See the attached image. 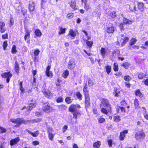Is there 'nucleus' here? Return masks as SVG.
I'll list each match as a JSON object with an SVG mask.
<instances>
[{"mask_svg":"<svg viewBox=\"0 0 148 148\" xmlns=\"http://www.w3.org/2000/svg\"><path fill=\"white\" fill-rule=\"evenodd\" d=\"M10 121L13 123L20 125L21 124H25V120H24L23 118H19L11 119L10 120Z\"/></svg>","mask_w":148,"mask_h":148,"instance_id":"obj_1","label":"nucleus"},{"mask_svg":"<svg viewBox=\"0 0 148 148\" xmlns=\"http://www.w3.org/2000/svg\"><path fill=\"white\" fill-rule=\"evenodd\" d=\"M81 108L80 106L78 104H72L69 107V110L71 112H73L77 111V109Z\"/></svg>","mask_w":148,"mask_h":148,"instance_id":"obj_2","label":"nucleus"},{"mask_svg":"<svg viewBox=\"0 0 148 148\" xmlns=\"http://www.w3.org/2000/svg\"><path fill=\"white\" fill-rule=\"evenodd\" d=\"M1 76L3 78H7L6 82L8 83L10 81V79L12 76V74L10 73V71L8 72H5L1 74Z\"/></svg>","mask_w":148,"mask_h":148,"instance_id":"obj_3","label":"nucleus"},{"mask_svg":"<svg viewBox=\"0 0 148 148\" xmlns=\"http://www.w3.org/2000/svg\"><path fill=\"white\" fill-rule=\"evenodd\" d=\"M145 136V134L143 130L137 132L135 134V137L137 140L140 138L143 139Z\"/></svg>","mask_w":148,"mask_h":148,"instance_id":"obj_4","label":"nucleus"},{"mask_svg":"<svg viewBox=\"0 0 148 148\" xmlns=\"http://www.w3.org/2000/svg\"><path fill=\"white\" fill-rule=\"evenodd\" d=\"M42 108L44 112H45L48 113L52 111V108L47 103L43 104Z\"/></svg>","mask_w":148,"mask_h":148,"instance_id":"obj_5","label":"nucleus"},{"mask_svg":"<svg viewBox=\"0 0 148 148\" xmlns=\"http://www.w3.org/2000/svg\"><path fill=\"white\" fill-rule=\"evenodd\" d=\"M102 102L106 107H108V112H111L112 110V108L110 105L109 103L108 100L107 99L103 98L102 100Z\"/></svg>","mask_w":148,"mask_h":148,"instance_id":"obj_6","label":"nucleus"},{"mask_svg":"<svg viewBox=\"0 0 148 148\" xmlns=\"http://www.w3.org/2000/svg\"><path fill=\"white\" fill-rule=\"evenodd\" d=\"M75 66V63L74 59H71L69 62L68 68L69 69L71 70L74 69Z\"/></svg>","mask_w":148,"mask_h":148,"instance_id":"obj_7","label":"nucleus"},{"mask_svg":"<svg viewBox=\"0 0 148 148\" xmlns=\"http://www.w3.org/2000/svg\"><path fill=\"white\" fill-rule=\"evenodd\" d=\"M85 103L86 106L88 107L90 106V98L87 92L85 93Z\"/></svg>","mask_w":148,"mask_h":148,"instance_id":"obj_8","label":"nucleus"},{"mask_svg":"<svg viewBox=\"0 0 148 148\" xmlns=\"http://www.w3.org/2000/svg\"><path fill=\"white\" fill-rule=\"evenodd\" d=\"M1 19H0V31L1 33H3L6 30L5 24L4 23L1 21Z\"/></svg>","mask_w":148,"mask_h":148,"instance_id":"obj_9","label":"nucleus"},{"mask_svg":"<svg viewBox=\"0 0 148 148\" xmlns=\"http://www.w3.org/2000/svg\"><path fill=\"white\" fill-rule=\"evenodd\" d=\"M35 4L32 1H30L29 2V9L30 12H32L33 11L35 10Z\"/></svg>","mask_w":148,"mask_h":148,"instance_id":"obj_10","label":"nucleus"},{"mask_svg":"<svg viewBox=\"0 0 148 148\" xmlns=\"http://www.w3.org/2000/svg\"><path fill=\"white\" fill-rule=\"evenodd\" d=\"M127 133L128 131L127 130H125L123 132H121L119 136L120 140H123L125 136V134H127Z\"/></svg>","mask_w":148,"mask_h":148,"instance_id":"obj_11","label":"nucleus"},{"mask_svg":"<svg viewBox=\"0 0 148 148\" xmlns=\"http://www.w3.org/2000/svg\"><path fill=\"white\" fill-rule=\"evenodd\" d=\"M19 140V137H17L14 139L11 140L10 141V144L11 145H13L16 144Z\"/></svg>","mask_w":148,"mask_h":148,"instance_id":"obj_12","label":"nucleus"},{"mask_svg":"<svg viewBox=\"0 0 148 148\" xmlns=\"http://www.w3.org/2000/svg\"><path fill=\"white\" fill-rule=\"evenodd\" d=\"M114 31V29L113 26L111 27H107L106 28V32L107 33L109 34L112 33Z\"/></svg>","mask_w":148,"mask_h":148,"instance_id":"obj_13","label":"nucleus"},{"mask_svg":"<svg viewBox=\"0 0 148 148\" xmlns=\"http://www.w3.org/2000/svg\"><path fill=\"white\" fill-rule=\"evenodd\" d=\"M68 35H70L72 36L71 39H73L76 36V33L74 32L72 29H70Z\"/></svg>","mask_w":148,"mask_h":148,"instance_id":"obj_14","label":"nucleus"},{"mask_svg":"<svg viewBox=\"0 0 148 148\" xmlns=\"http://www.w3.org/2000/svg\"><path fill=\"white\" fill-rule=\"evenodd\" d=\"M15 71L16 73L17 74H18L19 73V64L17 61L15 62L14 65Z\"/></svg>","mask_w":148,"mask_h":148,"instance_id":"obj_15","label":"nucleus"},{"mask_svg":"<svg viewBox=\"0 0 148 148\" xmlns=\"http://www.w3.org/2000/svg\"><path fill=\"white\" fill-rule=\"evenodd\" d=\"M73 113V118L75 119L76 120L77 119V116H79V115L80 116L81 115L80 112H79V111L78 110Z\"/></svg>","mask_w":148,"mask_h":148,"instance_id":"obj_16","label":"nucleus"},{"mask_svg":"<svg viewBox=\"0 0 148 148\" xmlns=\"http://www.w3.org/2000/svg\"><path fill=\"white\" fill-rule=\"evenodd\" d=\"M29 133L31 134L33 137H36L38 136L39 134L38 131H37L35 132H32L28 130H26Z\"/></svg>","mask_w":148,"mask_h":148,"instance_id":"obj_17","label":"nucleus"},{"mask_svg":"<svg viewBox=\"0 0 148 148\" xmlns=\"http://www.w3.org/2000/svg\"><path fill=\"white\" fill-rule=\"evenodd\" d=\"M44 95L47 98H51L52 96V94L49 91H48L45 92L44 93Z\"/></svg>","mask_w":148,"mask_h":148,"instance_id":"obj_18","label":"nucleus"},{"mask_svg":"<svg viewBox=\"0 0 148 148\" xmlns=\"http://www.w3.org/2000/svg\"><path fill=\"white\" fill-rule=\"evenodd\" d=\"M130 9L132 12H134L136 10V6L134 3H132L130 5Z\"/></svg>","mask_w":148,"mask_h":148,"instance_id":"obj_19","label":"nucleus"},{"mask_svg":"<svg viewBox=\"0 0 148 148\" xmlns=\"http://www.w3.org/2000/svg\"><path fill=\"white\" fill-rule=\"evenodd\" d=\"M84 9L87 10H88L89 9H90V3H87V0H85V1L84 2Z\"/></svg>","mask_w":148,"mask_h":148,"instance_id":"obj_20","label":"nucleus"},{"mask_svg":"<svg viewBox=\"0 0 148 148\" xmlns=\"http://www.w3.org/2000/svg\"><path fill=\"white\" fill-rule=\"evenodd\" d=\"M101 145V143L100 141H98L93 144V146L95 148H99Z\"/></svg>","mask_w":148,"mask_h":148,"instance_id":"obj_21","label":"nucleus"},{"mask_svg":"<svg viewBox=\"0 0 148 148\" xmlns=\"http://www.w3.org/2000/svg\"><path fill=\"white\" fill-rule=\"evenodd\" d=\"M132 21L131 20L127 19L125 18H124L123 23L125 24H131Z\"/></svg>","mask_w":148,"mask_h":148,"instance_id":"obj_22","label":"nucleus"},{"mask_svg":"<svg viewBox=\"0 0 148 148\" xmlns=\"http://www.w3.org/2000/svg\"><path fill=\"white\" fill-rule=\"evenodd\" d=\"M35 34L38 36H40L42 35V33L39 29H37L35 32Z\"/></svg>","mask_w":148,"mask_h":148,"instance_id":"obj_23","label":"nucleus"},{"mask_svg":"<svg viewBox=\"0 0 148 148\" xmlns=\"http://www.w3.org/2000/svg\"><path fill=\"white\" fill-rule=\"evenodd\" d=\"M69 74V71L66 70H65L62 74V76L64 78H66Z\"/></svg>","mask_w":148,"mask_h":148,"instance_id":"obj_24","label":"nucleus"},{"mask_svg":"<svg viewBox=\"0 0 148 148\" xmlns=\"http://www.w3.org/2000/svg\"><path fill=\"white\" fill-rule=\"evenodd\" d=\"M48 133V137L49 139L51 141H53V138L55 136V134H53L52 133Z\"/></svg>","mask_w":148,"mask_h":148,"instance_id":"obj_25","label":"nucleus"},{"mask_svg":"<svg viewBox=\"0 0 148 148\" xmlns=\"http://www.w3.org/2000/svg\"><path fill=\"white\" fill-rule=\"evenodd\" d=\"M100 52L102 57L104 58L106 52L105 48L103 47H102L101 49Z\"/></svg>","mask_w":148,"mask_h":148,"instance_id":"obj_26","label":"nucleus"},{"mask_svg":"<svg viewBox=\"0 0 148 148\" xmlns=\"http://www.w3.org/2000/svg\"><path fill=\"white\" fill-rule=\"evenodd\" d=\"M59 29L60 30V31L58 32V34L59 35L63 34L65 32V28H63L61 27H59Z\"/></svg>","mask_w":148,"mask_h":148,"instance_id":"obj_27","label":"nucleus"},{"mask_svg":"<svg viewBox=\"0 0 148 148\" xmlns=\"http://www.w3.org/2000/svg\"><path fill=\"white\" fill-rule=\"evenodd\" d=\"M113 120L114 121L116 122H118L121 120L120 116H117L114 117Z\"/></svg>","mask_w":148,"mask_h":148,"instance_id":"obj_28","label":"nucleus"},{"mask_svg":"<svg viewBox=\"0 0 148 148\" xmlns=\"http://www.w3.org/2000/svg\"><path fill=\"white\" fill-rule=\"evenodd\" d=\"M129 40V39L127 37H125L124 38L123 41L122 42V44H121V46H123L126 42H127Z\"/></svg>","mask_w":148,"mask_h":148,"instance_id":"obj_29","label":"nucleus"},{"mask_svg":"<svg viewBox=\"0 0 148 148\" xmlns=\"http://www.w3.org/2000/svg\"><path fill=\"white\" fill-rule=\"evenodd\" d=\"M105 68L106 72L107 73L109 74L111 71V66L109 65H108L107 66H106Z\"/></svg>","mask_w":148,"mask_h":148,"instance_id":"obj_30","label":"nucleus"},{"mask_svg":"<svg viewBox=\"0 0 148 148\" xmlns=\"http://www.w3.org/2000/svg\"><path fill=\"white\" fill-rule=\"evenodd\" d=\"M137 41V40L134 38L132 39L130 41V45L132 46Z\"/></svg>","mask_w":148,"mask_h":148,"instance_id":"obj_31","label":"nucleus"},{"mask_svg":"<svg viewBox=\"0 0 148 148\" xmlns=\"http://www.w3.org/2000/svg\"><path fill=\"white\" fill-rule=\"evenodd\" d=\"M71 7L74 9H76V3L75 1H72L71 2L70 4Z\"/></svg>","mask_w":148,"mask_h":148,"instance_id":"obj_32","label":"nucleus"},{"mask_svg":"<svg viewBox=\"0 0 148 148\" xmlns=\"http://www.w3.org/2000/svg\"><path fill=\"white\" fill-rule=\"evenodd\" d=\"M136 95L140 97L143 96V95L141 94L139 90H138L136 91Z\"/></svg>","mask_w":148,"mask_h":148,"instance_id":"obj_33","label":"nucleus"},{"mask_svg":"<svg viewBox=\"0 0 148 148\" xmlns=\"http://www.w3.org/2000/svg\"><path fill=\"white\" fill-rule=\"evenodd\" d=\"M109 15L111 17L114 18L116 16V12L113 11Z\"/></svg>","mask_w":148,"mask_h":148,"instance_id":"obj_34","label":"nucleus"},{"mask_svg":"<svg viewBox=\"0 0 148 148\" xmlns=\"http://www.w3.org/2000/svg\"><path fill=\"white\" fill-rule=\"evenodd\" d=\"M129 65L130 64L128 62L125 63L121 65L122 66H123L126 69H127L128 68Z\"/></svg>","mask_w":148,"mask_h":148,"instance_id":"obj_35","label":"nucleus"},{"mask_svg":"<svg viewBox=\"0 0 148 148\" xmlns=\"http://www.w3.org/2000/svg\"><path fill=\"white\" fill-rule=\"evenodd\" d=\"M66 102L68 104L72 102V100L69 97H67L65 99Z\"/></svg>","mask_w":148,"mask_h":148,"instance_id":"obj_36","label":"nucleus"},{"mask_svg":"<svg viewBox=\"0 0 148 148\" xmlns=\"http://www.w3.org/2000/svg\"><path fill=\"white\" fill-rule=\"evenodd\" d=\"M16 47L15 45H13L12 49V53H15L16 52Z\"/></svg>","mask_w":148,"mask_h":148,"instance_id":"obj_37","label":"nucleus"},{"mask_svg":"<svg viewBox=\"0 0 148 148\" xmlns=\"http://www.w3.org/2000/svg\"><path fill=\"white\" fill-rule=\"evenodd\" d=\"M86 43L88 46L91 47L93 44V42L92 41L87 40L86 41Z\"/></svg>","mask_w":148,"mask_h":148,"instance_id":"obj_38","label":"nucleus"},{"mask_svg":"<svg viewBox=\"0 0 148 148\" xmlns=\"http://www.w3.org/2000/svg\"><path fill=\"white\" fill-rule=\"evenodd\" d=\"M36 106L35 104L34 103H31L29 105V108L28 110H31L32 108L35 107Z\"/></svg>","mask_w":148,"mask_h":148,"instance_id":"obj_39","label":"nucleus"},{"mask_svg":"<svg viewBox=\"0 0 148 148\" xmlns=\"http://www.w3.org/2000/svg\"><path fill=\"white\" fill-rule=\"evenodd\" d=\"M30 36V33L28 30L26 31L25 35L24 36L25 40H26L27 37H29Z\"/></svg>","mask_w":148,"mask_h":148,"instance_id":"obj_40","label":"nucleus"},{"mask_svg":"<svg viewBox=\"0 0 148 148\" xmlns=\"http://www.w3.org/2000/svg\"><path fill=\"white\" fill-rule=\"evenodd\" d=\"M114 70L115 71H118V67L117 64L116 63H114Z\"/></svg>","mask_w":148,"mask_h":148,"instance_id":"obj_41","label":"nucleus"},{"mask_svg":"<svg viewBox=\"0 0 148 148\" xmlns=\"http://www.w3.org/2000/svg\"><path fill=\"white\" fill-rule=\"evenodd\" d=\"M8 46V44L7 42L5 41L3 43V49L4 50H5L6 49V48Z\"/></svg>","mask_w":148,"mask_h":148,"instance_id":"obj_42","label":"nucleus"},{"mask_svg":"<svg viewBox=\"0 0 148 148\" xmlns=\"http://www.w3.org/2000/svg\"><path fill=\"white\" fill-rule=\"evenodd\" d=\"M145 76L144 73H140L138 75V78L139 79H142Z\"/></svg>","mask_w":148,"mask_h":148,"instance_id":"obj_43","label":"nucleus"},{"mask_svg":"<svg viewBox=\"0 0 148 148\" xmlns=\"http://www.w3.org/2000/svg\"><path fill=\"white\" fill-rule=\"evenodd\" d=\"M144 4L142 3H139L138 5V8L141 9L142 8H144Z\"/></svg>","mask_w":148,"mask_h":148,"instance_id":"obj_44","label":"nucleus"},{"mask_svg":"<svg viewBox=\"0 0 148 148\" xmlns=\"http://www.w3.org/2000/svg\"><path fill=\"white\" fill-rule=\"evenodd\" d=\"M74 16V15L73 14L69 13L67 15V18L69 19H70L72 18Z\"/></svg>","mask_w":148,"mask_h":148,"instance_id":"obj_45","label":"nucleus"},{"mask_svg":"<svg viewBox=\"0 0 148 148\" xmlns=\"http://www.w3.org/2000/svg\"><path fill=\"white\" fill-rule=\"evenodd\" d=\"M107 111H108V110L104 108H102L101 110V112L106 114H108Z\"/></svg>","mask_w":148,"mask_h":148,"instance_id":"obj_46","label":"nucleus"},{"mask_svg":"<svg viewBox=\"0 0 148 148\" xmlns=\"http://www.w3.org/2000/svg\"><path fill=\"white\" fill-rule=\"evenodd\" d=\"M114 91L115 92V96L117 97L119 96L118 94L120 93V90L117 89H115Z\"/></svg>","mask_w":148,"mask_h":148,"instance_id":"obj_47","label":"nucleus"},{"mask_svg":"<svg viewBox=\"0 0 148 148\" xmlns=\"http://www.w3.org/2000/svg\"><path fill=\"white\" fill-rule=\"evenodd\" d=\"M98 122L100 123H102L105 121V119L102 118H100L98 119Z\"/></svg>","mask_w":148,"mask_h":148,"instance_id":"obj_48","label":"nucleus"},{"mask_svg":"<svg viewBox=\"0 0 148 148\" xmlns=\"http://www.w3.org/2000/svg\"><path fill=\"white\" fill-rule=\"evenodd\" d=\"M21 3H15L14 6L16 9H17L19 7L21 6Z\"/></svg>","mask_w":148,"mask_h":148,"instance_id":"obj_49","label":"nucleus"},{"mask_svg":"<svg viewBox=\"0 0 148 148\" xmlns=\"http://www.w3.org/2000/svg\"><path fill=\"white\" fill-rule=\"evenodd\" d=\"M6 132V130L3 127H0V133H5Z\"/></svg>","mask_w":148,"mask_h":148,"instance_id":"obj_50","label":"nucleus"},{"mask_svg":"<svg viewBox=\"0 0 148 148\" xmlns=\"http://www.w3.org/2000/svg\"><path fill=\"white\" fill-rule=\"evenodd\" d=\"M46 74L47 76L48 77H52L53 76L52 73L51 71H49L47 73H46Z\"/></svg>","mask_w":148,"mask_h":148,"instance_id":"obj_51","label":"nucleus"},{"mask_svg":"<svg viewBox=\"0 0 148 148\" xmlns=\"http://www.w3.org/2000/svg\"><path fill=\"white\" fill-rule=\"evenodd\" d=\"M124 79L127 81H129L131 79V77L129 76H125L124 77Z\"/></svg>","mask_w":148,"mask_h":148,"instance_id":"obj_52","label":"nucleus"},{"mask_svg":"<svg viewBox=\"0 0 148 148\" xmlns=\"http://www.w3.org/2000/svg\"><path fill=\"white\" fill-rule=\"evenodd\" d=\"M2 38L4 39H7L8 38V34L7 33L3 34L2 35Z\"/></svg>","mask_w":148,"mask_h":148,"instance_id":"obj_53","label":"nucleus"},{"mask_svg":"<svg viewBox=\"0 0 148 148\" xmlns=\"http://www.w3.org/2000/svg\"><path fill=\"white\" fill-rule=\"evenodd\" d=\"M134 104L136 107H137L139 103H138V100L137 99H135L134 101Z\"/></svg>","mask_w":148,"mask_h":148,"instance_id":"obj_54","label":"nucleus"},{"mask_svg":"<svg viewBox=\"0 0 148 148\" xmlns=\"http://www.w3.org/2000/svg\"><path fill=\"white\" fill-rule=\"evenodd\" d=\"M53 131V129L51 127L47 128V132L48 133H51V132Z\"/></svg>","mask_w":148,"mask_h":148,"instance_id":"obj_55","label":"nucleus"},{"mask_svg":"<svg viewBox=\"0 0 148 148\" xmlns=\"http://www.w3.org/2000/svg\"><path fill=\"white\" fill-rule=\"evenodd\" d=\"M109 146L110 147H111L112 146V140L111 139L109 140L108 141Z\"/></svg>","mask_w":148,"mask_h":148,"instance_id":"obj_56","label":"nucleus"},{"mask_svg":"<svg viewBox=\"0 0 148 148\" xmlns=\"http://www.w3.org/2000/svg\"><path fill=\"white\" fill-rule=\"evenodd\" d=\"M40 52V51L38 49H36L35 51L34 52V54L35 56H38Z\"/></svg>","mask_w":148,"mask_h":148,"instance_id":"obj_57","label":"nucleus"},{"mask_svg":"<svg viewBox=\"0 0 148 148\" xmlns=\"http://www.w3.org/2000/svg\"><path fill=\"white\" fill-rule=\"evenodd\" d=\"M123 25V23H121L119 25V27L121 31L123 30H124V28Z\"/></svg>","mask_w":148,"mask_h":148,"instance_id":"obj_58","label":"nucleus"},{"mask_svg":"<svg viewBox=\"0 0 148 148\" xmlns=\"http://www.w3.org/2000/svg\"><path fill=\"white\" fill-rule=\"evenodd\" d=\"M30 123H34V119L27 121L25 120V124H26Z\"/></svg>","mask_w":148,"mask_h":148,"instance_id":"obj_59","label":"nucleus"},{"mask_svg":"<svg viewBox=\"0 0 148 148\" xmlns=\"http://www.w3.org/2000/svg\"><path fill=\"white\" fill-rule=\"evenodd\" d=\"M14 23V20L13 19V18L12 17L10 18V26H12Z\"/></svg>","mask_w":148,"mask_h":148,"instance_id":"obj_60","label":"nucleus"},{"mask_svg":"<svg viewBox=\"0 0 148 148\" xmlns=\"http://www.w3.org/2000/svg\"><path fill=\"white\" fill-rule=\"evenodd\" d=\"M76 95L79 98H81L82 97V95L79 92H76Z\"/></svg>","mask_w":148,"mask_h":148,"instance_id":"obj_61","label":"nucleus"},{"mask_svg":"<svg viewBox=\"0 0 148 148\" xmlns=\"http://www.w3.org/2000/svg\"><path fill=\"white\" fill-rule=\"evenodd\" d=\"M32 144L34 145H38L39 143L38 141H33L32 142Z\"/></svg>","mask_w":148,"mask_h":148,"instance_id":"obj_62","label":"nucleus"},{"mask_svg":"<svg viewBox=\"0 0 148 148\" xmlns=\"http://www.w3.org/2000/svg\"><path fill=\"white\" fill-rule=\"evenodd\" d=\"M63 99L62 98H59L57 99L56 101L58 103L62 101Z\"/></svg>","mask_w":148,"mask_h":148,"instance_id":"obj_63","label":"nucleus"},{"mask_svg":"<svg viewBox=\"0 0 148 148\" xmlns=\"http://www.w3.org/2000/svg\"><path fill=\"white\" fill-rule=\"evenodd\" d=\"M50 67H51V66H49L47 67L45 73H47V72L50 71H49V70L50 69Z\"/></svg>","mask_w":148,"mask_h":148,"instance_id":"obj_64","label":"nucleus"}]
</instances>
